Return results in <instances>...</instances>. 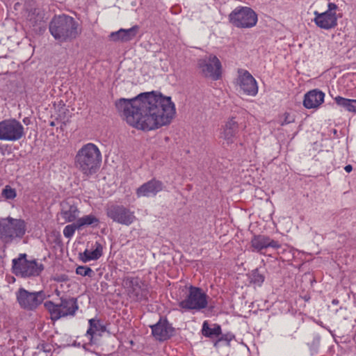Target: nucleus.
Instances as JSON below:
<instances>
[{"label":"nucleus","instance_id":"1","mask_svg":"<svg viewBox=\"0 0 356 356\" xmlns=\"http://www.w3.org/2000/svg\"><path fill=\"white\" fill-rule=\"evenodd\" d=\"M115 105L129 124L143 131L169 124L175 114L171 98L154 91L140 93L132 99L120 98Z\"/></svg>","mask_w":356,"mask_h":356},{"label":"nucleus","instance_id":"2","mask_svg":"<svg viewBox=\"0 0 356 356\" xmlns=\"http://www.w3.org/2000/svg\"><path fill=\"white\" fill-rule=\"evenodd\" d=\"M102 162V154L98 147L88 143L83 145L76 152L74 165L84 176L95 174Z\"/></svg>","mask_w":356,"mask_h":356},{"label":"nucleus","instance_id":"3","mask_svg":"<svg viewBox=\"0 0 356 356\" xmlns=\"http://www.w3.org/2000/svg\"><path fill=\"white\" fill-rule=\"evenodd\" d=\"M49 29L54 38L62 43L71 42L80 34L78 22L65 14L55 15L49 23Z\"/></svg>","mask_w":356,"mask_h":356},{"label":"nucleus","instance_id":"4","mask_svg":"<svg viewBox=\"0 0 356 356\" xmlns=\"http://www.w3.org/2000/svg\"><path fill=\"white\" fill-rule=\"evenodd\" d=\"M26 232V222L23 219L8 216L0 220V239L5 243L22 238Z\"/></svg>","mask_w":356,"mask_h":356},{"label":"nucleus","instance_id":"5","mask_svg":"<svg viewBox=\"0 0 356 356\" xmlns=\"http://www.w3.org/2000/svg\"><path fill=\"white\" fill-rule=\"evenodd\" d=\"M13 262V273L21 277H33L39 276L44 269L42 262L35 259L27 260L26 254H19Z\"/></svg>","mask_w":356,"mask_h":356},{"label":"nucleus","instance_id":"6","mask_svg":"<svg viewBox=\"0 0 356 356\" xmlns=\"http://www.w3.org/2000/svg\"><path fill=\"white\" fill-rule=\"evenodd\" d=\"M44 307L49 312L51 318L57 321L67 316H74L79 309L77 300L74 298H61L59 304L49 300L44 302Z\"/></svg>","mask_w":356,"mask_h":356},{"label":"nucleus","instance_id":"7","mask_svg":"<svg viewBox=\"0 0 356 356\" xmlns=\"http://www.w3.org/2000/svg\"><path fill=\"white\" fill-rule=\"evenodd\" d=\"M229 21L236 28L250 29L256 26L258 15L250 7L238 6L229 15Z\"/></svg>","mask_w":356,"mask_h":356},{"label":"nucleus","instance_id":"8","mask_svg":"<svg viewBox=\"0 0 356 356\" xmlns=\"http://www.w3.org/2000/svg\"><path fill=\"white\" fill-rule=\"evenodd\" d=\"M178 305L184 311H200L207 307L208 296L202 289L190 285L185 298Z\"/></svg>","mask_w":356,"mask_h":356},{"label":"nucleus","instance_id":"9","mask_svg":"<svg viewBox=\"0 0 356 356\" xmlns=\"http://www.w3.org/2000/svg\"><path fill=\"white\" fill-rule=\"evenodd\" d=\"M15 296L20 308L26 312L35 311L46 298L43 291L31 292L22 287L16 291Z\"/></svg>","mask_w":356,"mask_h":356},{"label":"nucleus","instance_id":"10","mask_svg":"<svg viewBox=\"0 0 356 356\" xmlns=\"http://www.w3.org/2000/svg\"><path fill=\"white\" fill-rule=\"evenodd\" d=\"M122 285L131 301L141 302L147 299L148 289L139 277H125L123 278Z\"/></svg>","mask_w":356,"mask_h":356},{"label":"nucleus","instance_id":"11","mask_svg":"<svg viewBox=\"0 0 356 356\" xmlns=\"http://www.w3.org/2000/svg\"><path fill=\"white\" fill-rule=\"evenodd\" d=\"M106 214L113 222L126 226H129L136 219L134 211L122 204H108Z\"/></svg>","mask_w":356,"mask_h":356},{"label":"nucleus","instance_id":"12","mask_svg":"<svg viewBox=\"0 0 356 356\" xmlns=\"http://www.w3.org/2000/svg\"><path fill=\"white\" fill-rule=\"evenodd\" d=\"M25 136L24 126L16 119L0 122V140L17 141Z\"/></svg>","mask_w":356,"mask_h":356},{"label":"nucleus","instance_id":"13","mask_svg":"<svg viewBox=\"0 0 356 356\" xmlns=\"http://www.w3.org/2000/svg\"><path fill=\"white\" fill-rule=\"evenodd\" d=\"M197 67L204 77H210L216 81L221 77V63L216 56L210 55L209 57L197 60Z\"/></svg>","mask_w":356,"mask_h":356},{"label":"nucleus","instance_id":"14","mask_svg":"<svg viewBox=\"0 0 356 356\" xmlns=\"http://www.w3.org/2000/svg\"><path fill=\"white\" fill-rule=\"evenodd\" d=\"M237 84L243 92L247 95L254 97L258 93L257 81L252 75L245 70H238Z\"/></svg>","mask_w":356,"mask_h":356},{"label":"nucleus","instance_id":"15","mask_svg":"<svg viewBox=\"0 0 356 356\" xmlns=\"http://www.w3.org/2000/svg\"><path fill=\"white\" fill-rule=\"evenodd\" d=\"M26 19L27 25L35 32H42L45 30L46 22L44 13L40 8H34L26 10Z\"/></svg>","mask_w":356,"mask_h":356},{"label":"nucleus","instance_id":"16","mask_svg":"<svg viewBox=\"0 0 356 356\" xmlns=\"http://www.w3.org/2000/svg\"><path fill=\"white\" fill-rule=\"evenodd\" d=\"M60 206L59 215L64 220L63 222H70L77 220L79 210L74 199H66L60 202Z\"/></svg>","mask_w":356,"mask_h":356},{"label":"nucleus","instance_id":"17","mask_svg":"<svg viewBox=\"0 0 356 356\" xmlns=\"http://www.w3.org/2000/svg\"><path fill=\"white\" fill-rule=\"evenodd\" d=\"M164 188L163 183L155 178L144 183L136 191L137 197H154Z\"/></svg>","mask_w":356,"mask_h":356},{"label":"nucleus","instance_id":"18","mask_svg":"<svg viewBox=\"0 0 356 356\" xmlns=\"http://www.w3.org/2000/svg\"><path fill=\"white\" fill-rule=\"evenodd\" d=\"M153 337L160 341L169 339L173 336L175 332L174 327L168 322L166 319L161 318L156 324L150 326Z\"/></svg>","mask_w":356,"mask_h":356},{"label":"nucleus","instance_id":"19","mask_svg":"<svg viewBox=\"0 0 356 356\" xmlns=\"http://www.w3.org/2000/svg\"><path fill=\"white\" fill-rule=\"evenodd\" d=\"M314 15V22L321 29L328 30L334 28L337 25L336 14L330 10H327L323 13L315 11Z\"/></svg>","mask_w":356,"mask_h":356},{"label":"nucleus","instance_id":"20","mask_svg":"<svg viewBox=\"0 0 356 356\" xmlns=\"http://www.w3.org/2000/svg\"><path fill=\"white\" fill-rule=\"evenodd\" d=\"M139 26L134 25L130 29H120L117 31L111 32L109 35V40L113 42H127L132 40L137 35Z\"/></svg>","mask_w":356,"mask_h":356},{"label":"nucleus","instance_id":"21","mask_svg":"<svg viewBox=\"0 0 356 356\" xmlns=\"http://www.w3.org/2000/svg\"><path fill=\"white\" fill-rule=\"evenodd\" d=\"M325 93L318 89L307 92L303 99V106L307 108H316L324 102Z\"/></svg>","mask_w":356,"mask_h":356},{"label":"nucleus","instance_id":"22","mask_svg":"<svg viewBox=\"0 0 356 356\" xmlns=\"http://www.w3.org/2000/svg\"><path fill=\"white\" fill-rule=\"evenodd\" d=\"M238 131V123L235 120L234 118H232L225 123L220 134L221 138L227 145H231L234 142V138Z\"/></svg>","mask_w":356,"mask_h":356},{"label":"nucleus","instance_id":"23","mask_svg":"<svg viewBox=\"0 0 356 356\" xmlns=\"http://www.w3.org/2000/svg\"><path fill=\"white\" fill-rule=\"evenodd\" d=\"M103 254V246H92L91 248H86L83 252L79 254V259L83 263L97 260Z\"/></svg>","mask_w":356,"mask_h":356},{"label":"nucleus","instance_id":"24","mask_svg":"<svg viewBox=\"0 0 356 356\" xmlns=\"http://www.w3.org/2000/svg\"><path fill=\"white\" fill-rule=\"evenodd\" d=\"M221 326L217 323L209 325L207 321H204L202 326V334L207 338L218 337L221 334Z\"/></svg>","mask_w":356,"mask_h":356},{"label":"nucleus","instance_id":"25","mask_svg":"<svg viewBox=\"0 0 356 356\" xmlns=\"http://www.w3.org/2000/svg\"><path fill=\"white\" fill-rule=\"evenodd\" d=\"M89 328L86 332V334L90 337V340L93 338L95 334L102 336V333L106 331V327L99 320L91 318L88 321Z\"/></svg>","mask_w":356,"mask_h":356},{"label":"nucleus","instance_id":"26","mask_svg":"<svg viewBox=\"0 0 356 356\" xmlns=\"http://www.w3.org/2000/svg\"><path fill=\"white\" fill-rule=\"evenodd\" d=\"M76 221L77 222L78 226H79L80 229L84 226L92 225H97L99 222V219L92 214L79 218Z\"/></svg>","mask_w":356,"mask_h":356},{"label":"nucleus","instance_id":"27","mask_svg":"<svg viewBox=\"0 0 356 356\" xmlns=\"http://www.w3.org/2000/svg\"><path fill=\"white\" fill-rule=\"evenodd\" d=\"M251 243V245H278L276 241L266 235L255 236L252 239Z\"/></svg>","mask_w":356,"mask_h":356},{"label":"nucleus","instance_id":"28","mask_svg":"<svg viewBox=\"0 0 356 356\" xmlns=\"http://www.w3.org/2000/svg\"><path fill=\"white\" fill-rule=\"evenodd\" d=\"M249 277L250 282L258 286H261L265 280L264 275L258 269L253 270L250 273Z\"/></svg>","mask_w":356,"mask_h":356},{"label":"nucleus","instance_id":"29","mask_svg":"<svg viewBox=\"0 0 356 356\" xmlns=\"http://www.w3.org/2000/svg\"><path fill=\"white\" fill-rule=\"evenodd\" d=\"M334 101L338 106L343 108L348 112H351L353 99L337 96L334 98Z\"/></svg>","mask_w":356,"mask_h":356},{"label":"nucleus","instance_id":"30","mask_svg":"<svg viewBox=\"0 0 356 356\" xmlns=\"http://www.w3.org/2000/svg\"><path fill=\"white\" fill-rule=\"evenodd\" d=\"M235 339V336L232 332H227L221 334L218 337V339L214 342L213 346L218 347V344L221 341H225L227 345H229L230 341Z\"/></svg>","mask_w":356,"mask_h":356},{"label":"nucleus","instance_id":"31","mask_svg":"<svg viewBox=\"0 0 356 356\" xmlns=\"http://www.w3.org/2000/svg\"><path fill=\"white\" fill-rule=\"evenodd\" d=\"M76 229H80L79 226H78V223L76 221L74 222L65 226L63 230V234L67 238H70L72 236Z\"/></svg>","mask_w":356,"mask_h":356},{"label":"nucleus","instance_id":"32","mask_svg":"<svg viewBox=\"0 0 356 356\" xmlns=\"http://www.w3.org/2000/svg\"><path fill=\"white\" fill-rule=\"evenodd\" d=\"M2 195L7 200H13L17 196V192L15 188H13L9 185H6L1 193Z\"/></svg>","mask_w":356,"mask_h":356},{"label":"nucleus","instance_id":"33","mask_svg":"<svg viewBox=\"0 0 356 356\" xmlns=\"http://www.w3.org/2000/svg\"><path fill=\"white\" fill-rule=\"evenodd\" d=\"M295 122V116L290 113L285 112L280 118V124L284 126Z\"/></svg>","mask_w":356,"mask_h":356},{"label":"nucleus","instance_id":"34","mask_svg":"<svg viewBox=\"0 0 356 356\" xmlns=\"http://www.w3.org/2000/svg\"><path fill=\"white\" fill-rule=\"evenodd\" d=\"M76 273L83 277H92L93 275V270L88 266H79L76 268Z\"/></svg>","mask_w":356,"mask_h":356},{"label":"nucleus","instance_id":"35","mask_svg":"<svg viewBox=\"0 0 356 356\" xmlns=\"http://www.w3.org/2000/svg\"><path fill=\"white\" fill-rule=\"evenodd\" d=\"M321 341V338L318 336H316L314 337L312 343H308V346L310 347V350L312 352H316L317 348L318 347Z\"/></svg>","mask_w":356,"mask_h":356},{"label":"nucleus","instance_id":"36","mask_svg":"<svg viewBox=\"0 0 356 356\" xmlns=\"http://www.w3.org/2000/svg\"><path fill=\"white\" fill-rule=\"evenodd\" d=\"M38 348L42 350L44 352H50L51 348L50 346L48 344L42 343L38 346Z\"/></svg>","mask_w":356,"mask_h":356},{"label":"nucleus","instance_id":"37","mask_svg":"<svg viewBox=\"0 0 356 356\" xmlns=\"http://www.w3.org/2000/svg\"><path fill=\"white\" fill-rule=\"evenodd\" d=\"M351 113H356V99H353Z\"/></svg>","mask_w":356,"mask_h":356},{"label":"nucleus","instance_id":"38","mask_svg":"<svg viewBox=\"0 0 356 356\" xmlns=\"http://www.w3.org/2000/svg\"><path fill=\"white\" fill-rule=\"evenodd\" d=\"M344 170H346V172L349 173L353 170V167L351 165L349 164L345 166Z\"/></svg>","mask_w":356,"mask_h":356},{"label":"nucleus","instance_id":"39","mask_svg":"<svg viewBox=\"0 0 356 356\" xmlns=\"http://www.w3.org/2000/svg\"><path fill=\"white\" fill-rule=\"evenodd\" d=\"M255 248V249H257V251H261L263 250L264 248H268V246H263V245H261V246H254Z\"/></svg>","mask_w":356,"mask_h":356},{"label":"nucleus","instance_id":"40","mask_svg":"<svg viewBox=\"0 0 356 356\" xmlns=\"http://www.w3.org/2000/svg\"><path fill=\"white\" fill-rule=\"evenodd\" d=\"M23 122H24L25 124H29V122H30V120H29V118H24L23 119Z\"/></svg>","mask_w":356,"mask_h":356},{"label":"nucleus","instance_id":"41","mask_svg":"<svg viewBox=\"0 0 356 356\" xmlns=\"http://www.w3.org/2000/svg\"><path fill=\"white\" fill-rule=\"evenodd\" d=\"M332 303L333 305H338V303H339V300H337V299H334V300L332 301Z\"/></svg>","mask_w":356,"mask_h":356},{"label":"nucleus","instance_id":"42","mask_svg":"<svg viewBox=\"0 0 356 356\" xmlns=\"http://www.w3.org/2000/svg\"><path fill=\"white\" fill-rule=\"evenodd\" d=\"M333 7H334V8H335V7H336L335 4H334V3H330V4H329V8H333Z\"/></svg>","mask_w":356,"mask_h":356},{"label":"nucleus","instance_id":"43","mask_svg":"<svg viewBox=\"0 0 356 356\" xmlns=\"http://www.w3.org/2000/svg\"><path fill=\"white\" fill-rule=\"evenodd\" d=\"M333 7H334V8H335V7H336L335 4H334V3H330V4H329V8H333Z\"/></svg>","mask_w":356,"mask_h":356},{"label":"nucleus","instance_id":"44","mask_svg":"<svg viewBox=\"0 0 356 356\" xmlns=\"http://www.w3.org/2000/svg\"><path fill=\"white\" fill-rule=\"evenodd\" d=\"M49 125H50L51 127H54V126H55V122H54V121H52V122H51L49 123Z\"/></svg>","mask_w":356,"mask_h":356},{"label":"nucleus","instance_id":"45","mask_svg":"<svg viewBox=\"0 0 356 356\" xmlns=\"http://www.w3.org/2000/svg\"><path fill=\"white\" fill-rule=\"evenodd\" d=\"M273 248H280L281 246H279V245H277V246H272Z\"/></svg>","mask_w":356,"mask_h":356},{"label":"nucleus","instance_id":"46","mask_svg":"<svg viewBox=\"0 0 356 356\" xmlns=\"http://www.w3.org/2000/svg\"><path fill=\"white\" fill-rule=\"evenodd\" d=\"M96 245H100L98 242H96Z\"/></svg>","mask_w":356,"mask_h":356}]
</instances>
